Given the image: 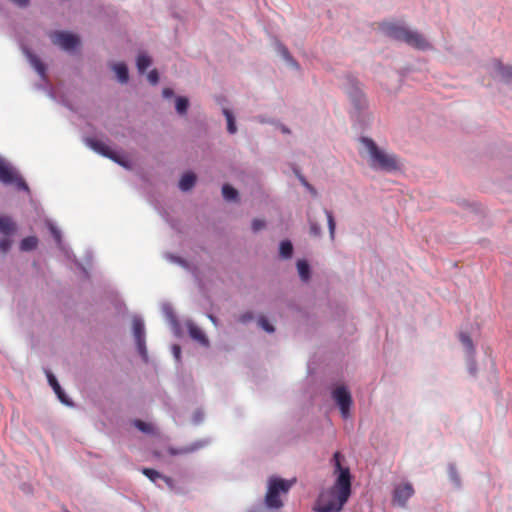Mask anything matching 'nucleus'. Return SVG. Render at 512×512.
<instances>
[{
	"label": "nucleus",
	"mask_w": 512,
	"mask_h": 512,
	"mask_svg": "<svg viewBox=\"0 0 512 512\" xmlns=\"http://www.w3.org/2000/svg\"><path fill=\"white\" fill-rule=\"evenodd\" d=\"M341 459V453L335 452L333 462L336 479L330 488L319 494L314 508L316 512H339L351 496V473L348 467L341 465Z\"/></svg>",
	"instance_id": "1"
},
{
	"label": "nucleus",
	"mask_w": 512,
	"mask_h": 512,
	"mask_svg": "<svg viewBox=\"0 0 512 512\" xmlns=\"http://www.w3.org/2000/svg\"><path fill=\"white\" fill-rule=\"evenodd\" d=\"M379 29L384 35L398 41H403L416 49L426 50L430 47L428 41L422 34L417 31H412L398 23L382 22L379 24Z\"/></svg>",
	"instance_id": "2"
},
{
	"label": "nucleus",
	"mask_w": 512,
	"mask_h": 512,
	"mask_svg": "<svg viewBox=\"0 0 512 512\" xmlns=\"http://www.w3.org/2000/svg\"><path fill=\"white\" fill-rule=\"evenodd\" d=\"M361 143L367 151L371 168L387 172L395 171L399 168L396 156L380 149L372 139L362 137Z\"/></svg>",
	"instance_id": "3"
},
{
	"label": "nucleus",
	"mask_w": 512,
	"mask_h": 512,
	"mask_svg": "<svg viewBox=\"0 0 512 512\" xmlns=\"http://www.w3.org/2000/svg\"><path fill=\"white\" fill-rule=\"evenodd\" d=\"M294 481L285 480L279 477H271L267 484V493L265 495V505L271 509H280L283 502L281 495H286L292 487Z\"/></svg>",
	"instance_id": "4"
},
{
	"label": "nucleus",
	"mask_w": 512,
	"mask_h": 512,
	"mask_svg": "<svg viewBox=\"0 0 512 512\" xmlns=\"http://www.w3.org/2000/svg\"><path fill=\"white\" fill-rule=\"evenodd\" d=\"M0 182L4 184L15 183L20 189H28L25 181L16 173L13 167L2 157H0Z\"/></svg>",
	"instance_id": "5"
},
{
	"label": "nucleus",
	"mask_w": 512,
	"mask_h": 512,
	"mask_svg": "<svg viewBox=\"0 0 512 512\" xmlns=\"http://www.w3.org/2000/svg\"><path fill=\"white\" fill-rule=\"evenodd\" d=\"M52 43L63 50L70 51L79 45V38L69 32L54 31L49 34Z\"/></svg>",
	"instance_id": "6"
},
{
	"label": "nucleus",
	"mask_w": 512,
	"mask_h": 512,
	"mask_svg": "<svg viewBox=\"0 0 512 512\" xmlns=\"http://www.w3.org/2000/svg\"><path fill=\"white\" fill-rule=\"evenodd\" d=\"M332 397L339 406L342 417L348 418L352 404L350 392L344 386H340L333 390Z\"/></svg>",
	"instance_id": "7"
},
{
	"label": "nucleus",
	"mask_w": 512,
	"mask_h": 512,
	"mask_svg": "<svg viewBox=\"0 0 512 512\" xmlns=\"http://www.w3.org/2000/svg\"><path fill=\"white\" fill-rule=\"evenodd\" d=\"M86 143L91 149H93L97 153L121 165H124V162L121 160L120 156L115 151H113L105 142L94 138H87Z\"/></svg>",
	"instance_id": "8"
},
{
	"label": "nucleus",
	"mask_w": 512,
	"mask_h": 512,
	"mask_svg": "<svg viewBox=\"0 0 512 512\" xmlns=\"http://www.w3.org/2000/svg\"><path fill=\"white\" fill-rule=\"evenodd\" d=\"M413 494L414 488L410 483L398 485L394 489L392 502L400 507H405L407 501L413 496Z\"/></svg>",
	"instance_id": "9"
},
{
	"label": "nucleus",
	"mask_w": 512,
	"mask_h": 512,
	"mask_svg": "<svg viewBox=\"0 0 512 512\" xmlns=\"http://www.w3.org/2000/svg\"><path fill=\"white\" fill-rule=\"evenodd\" d=\"M133 334L139 353L144 359H147L144 323L139 318L133 319Z\"/></svg>",
	"instance_id": "10"
},
{
	"label": "nucleus",
	"mask_w": 512,
	"mask_h": 512,
	"mask_svg": "<svg viewBox=\"0 0 512 512\" xmlns=\"http://www.w3.org/2000/svg\"><path fill=\"white\" fill-rule=\"evenodd\" d=\"M187 327H188L189 335L192 339H194L195 341H198L200 344H202L204 346L209 345V340L200 327H198L197 325H195L193 323H189L187 325Z\"/></svg>",
	"instance_id": "11"
},
{
	"label": "nucleus",
	"mask_w": 512,
	"mask_h": 512,
	"mask_svg": "<svg viewBox=\"0 0 512 512\" xmlns=\"http://www.w3.org/2000/svg\"><path fill=\"white\" fill-rule=\"evenodd\" d=\"M46 374H47L48 382L51 385V387L53 388L56 395L58 396L59 400L66 405H71V403L67 399L64 391L62 390L60 384L58 383L57 379L54 377V375L49 371H47Z\"/></svg>",
	"instance_id": "12"
},
{
	"label": "nucleus",
	"mask_w": 512,
	"mask_h": 512,
	"mask_svg": "<svg viewBox=\"0 0 512 512\" xmlns=\"http://www.w3.org/2000/svg\"><path fill=\"white\" fill-rule=\"evenodd\" d=\"M202 446L203 445L201 443L196 442L191 445L183 446L180 448L170 447L168 449V452L170 455H173V456L189 454V453H192V452L196 451L197 449L201 448Z\"/></svg>",
	"instance_id": "13"
},
{
	"label": "nucleus",
	"mask_w": 512,
	"mask_h": 512,
	"mask_svg": "<svg viewBox=\"0 0 512 512\" xmlns=\"http://www.w3.org/2000/svg\"><path fill=\"white\" fill-rule=\"evenodd\" d=\"M27 58L31 66L37 71V73L43 78L45 76L46 68L40 58L30 52L27 53Z\"/></svg>",
	"instance_id": "14"
},
{
	"label": "nucleus",
	"mask_w": 512,
	"mask_h": 512,
	"mask_svg": "<svg viewBox=\"0 0 512 512\" xmlns=\"http://www.w3.org/2000/svg\"><path fill=\"white\" fill-rule=\"evenodd\" d=\"M195 182H196L195 174H193L191 172L185 173L180 179L179 188L182 191H188L195 185Z\"/></svg>",
	"instance_id": "15"
},
{
	"label": "nucleus",
	"mask_w": 512,
	"mask_h": 512,
	"mask_svg": "<svg viewBox=\"0 0 512 512\" xmlns=\"http://www.w3.org/2000/svg\"><path fill=\"white\" fill-rule=\"evenodd\" d=\"M15 231V223L11 218L0 216V232L5 236L11 235Z\"/></svg>",
	"instance_id": "16"
},
{
	"label": "nucleus",
	"mask_w": 512,
	"mask_h": 512,
	"mask_svg": "<svg viewBox=\"0 0 512 512\" xmlns=\"http://www.w3.org/2000/svg\"><path fill=\"white\" fill-rule=\"evenodd\" d=\"M496 69L501 78L507 82L512 83V67L504 66L501 62L496 61Z\"/></svg>",
	"instance_id": "17"
},
{
	"label": "nucleus",
	"mask_w": 512,
	"mask_h": 512,
	"mask_svg": "<svg viewBox=\"0 0 512 512\" xmlns=\"http://www.w3.org/2000/svg\"><path fill=\"white\" fill-rule=\"evenodd\" d=\"M142 473L149 478L152 482H156L157 479H163L168 485H171L172 480L166 476H162L158 471L151 468H143Z\"/></svg>",
	"instance_id": "18"
},
{
	"label": "nucleus",
	"mask_w": 512,
	"mask_h": 512,
	"mask_svg": "<svg viewBox=\"0 0 512 512\" xmlns=\"http://www.w3.org/2000/svg\"><path fill=\"white\" fill-rule=\"evenodd\" d=\"M113 70L121 83H126L128 81V68L126 64L117 63L113 66Z\"/></svg>",
	"instance_id": "19"
},
{
	"label": "nucleus",
	"mask_w": 512,
	"mask_h": 512,
	"mask_svg": "<svg viewBox=\"0 0 512 512\" xmlns=\"http://www.w3.org/2000/svg\"><path fill=\"white\" fill-rule=\"evenodd\" d=\"M38 239L35 236L25 237L20 243L22 251H31L37 247Z\"/></svg>",
	"instance_id": "20"
},
{
	"label": "nucleus",
	"mask_w": 512,
	"mask_h": 512,
	"mask_svg": "<svg viewBox=\"0 0 512 512\" xmlns=\"http://www.w3.org/2000/svg\"><path fill=\"white\" fill-rule=\"evenodd\" d=\"M297 269L299 276L303 281H307L310 277V268L309 264L305 260H299L297 262Z\"/></svg>",
	"instance_id": "21"
},
{
	"label": "nucleus",
	"mask_w": 512,
	"mask_h": 512,
	"mask_svg": "<svg viewBox=\"0 0 512 512\" xmlns=\"http://www.w3.org/2000/svg\"><path fill=\"white\" fill-rule=\"evenodd\" d=\"M137 69L138 71L143 74L146 69L151 65V59L148 55L146 54H140L138 57H137Z\"/></svg>",
	"instance_id": "22"
},
{
	"label": "nucleus",
	"mask_w": 512,
	"mask_h": 512,
	"mask_svg": "<svg viewBox=\"0 0 512 512\" xmlns=\"http://www.w3.org/2000/svg\"><path fill=\"white\" fill-rule=\"evenodd\" d=\"M223 114L227 120V130L229 133L234 134L237 131L235 120L232 112L226 108L223 109Z\"/></svg>",
	"instance_id": "23"
},
{
	"label": "nucleus",
	"mask_w": 512,
	"mask_h": 512,
	"mask_svg": "<svg viewBox=\"0 0 512 512\" xmlns=\"http://www.w3.org/2000/svg\"><path fill=\"white\" fill-rule=\"evenodd\" d=\"M223 197L228 201H234L238 197V192L232 186L226 184L222 187Z\"/></svg>",
	"instance_id": "24"
},
{
	"label": "nucleus",
	"mask_w": 512,
	"mask_h": 512,
	"mask_svg": "<svg viewBox=\"0 0 512 512\" xmlns=\"http://www.w3.org/2000/svg\"><path fill=\"white\" fill-rule=\"evenodd\" d=\"M293 253L292 243L288 240H284L280 243V255L283 258H290Z\"/></svg>",
	"instance_id": "25"
},
{
	"label": "nucleus",
	"mask_w": 512,
	"mask_h": 512,
	"mask_svg": "<svg viewBox=\"0 0 512 512\" xmlns=\"http://www.w3.org/2000/svg\"><path fill=\"white\" fill-rule=\"evenodd\" d=\"M188 99L185 98V97H177L176 98V111L180 114V115H184L186 114L187 112V109H188Z\"/></svg>",
	"instance_id": "26"
},
{
	"label": "nucleus",
	"mask_w": 512,
	"mask_h": 512,
	"mask_svg": "<svg viewBox=\"0 0 512 512\" xmlns=\"http://www.w3.org/2000/svg\"><path fill=\"white\" fill-rule=\"evenodd\" d=\"M324 211H325V214H326V217H327L330 237H331V239H334L335 228H336L334 217H333L331 211L326 210V209Z\"/></svg>",
	"instance_id": "27"
},
{
	"label": "nucleus",
	"mask_w": 512,
	"mask_h": 512,
	"mask_svg": "<svg viewBox=\"0 0 512 512\" xmlns=\"http://www.w3.org/2000/svg\"><path fill=\"white\" fill-rule=\"evenodd\" d=\"M134 425L137 429H139L140 431H142L144 433H152L153 432L152 425L149 423H146L142 420H135Z\"/></svg>",
	"instance_id": "28"
},
{
	"label": "nucleus",
	"mask_w": 512,
	"mask_h": 512,
	"mask_svg": "<svg viewBox=\"0 0 512 512\" xmlns=\"http://www.w3.org/2000/svg\"><path fill=\"white\" fill-rule=\"evenodd\" d=\"M460 341L462 342V344L467 347V349L469 351H472L473 350V343H472V339L470 338L469 335L465 334V333H461L460 334Z\"/></svg>",
	"instance_id": "29"
},
{
	"label": "nucleus",
	"mask_w": 512,
	"mask_h": 512,
	"mask_svg": "<svg viewBox=\"0 0 512 512\" xmlns=\"http://www.w3.org/2000/svg\"><path fill=\"white\" fill-rule=\"evenodd\" d=\"M11 240L8 237H4L0 240V250L3 253H6L11 247Z\"/></svg>",
	"instance_id": "30"
},
{
	"label": "nucleus",
	"mask_w": 512,
	"mask_h": 512,
	"mask_svg": "<svg viewBox=\"0 0 512 512\" xmlns=\"http://www.w3.org/2000/svg\"><path fill=\"white\" fill-rule=\"evenodd\" d=\"M259 325L269 333L274 331V327L268 322V320L265 317H261L259 319Z\"/></svg>",
	"instance_id": "31"
},
{
	"label": "nucleus",
	"mask_w": 512,
	"mask_h": 512,
	"mask_svg": "<svg viewBox=\"0 0 512 512\" xmlns=\"http://www.w3.org/2000/svg\"><path fill=\"white\" fill-rule=\"evenodd\" d=\"M147 78L149 80V82L152 84V85H156L159 81V75H158V72L157 70H151L148 75H147Z\"/></svg>",
	"instance_id": "32"
},
{
	"label": "nucleus",
	"mask_w": 512,
	"mask_h": 512,
	"mask_svg": "<svg viewBox=\"0 0 512 512\" xmlns=\"http://www.w3.org/2000/svg\"><path fill=\"white\" fill-rule=\"evenodd\" d=\"M264 227H265V222L263 220L254 219L252 221V229H253V231H255V232L260 231Z\"/></svg>",
	"instance_id": "33"
},
{
	"label": "nucleus",
	"mask_w": 512,
	"mask_h": 512,
	"mask_svg": "<svg viewBox=\"0 0 512 512\" xmlns=\"http://www.w3.org/2000/svg\"><path fill=\"white\" fill-rule=\"evenodd\" d=\"M310 233L313 236H319L321 233V228L316 223H310Z\"/></svg>",
	"instance_id": "34"
},
{
	"label": "nucleus",
	"mask_w": 512,
	"mask_h": 512,
	"mask_svg": "<svg viewBox=\"0 0 512 512\" xmlns=\"http://www.w3.org/2000/svg\"><path fill=\"white\" fill-rule=\"evenodd\" d=\"M252 319H253V314L250 313V312H247V313L242 314L239 317L238 321L241 322V323H247V322H249Z\"/></svg>",
	"instance_id": "35"
},
{
	"label": "nucleus",
	"mask_w": 512,
	"mask_h": 512,
	"mask_svg": "<svg viewBox=\"0 0 512 512\" xmlns=\"http://www.w3.org/2000/svg\"><path fill=\"white\" fill-rule=\"evenodd\" d=\"M172 351H173V355L176 358V360L179 361L180 360V356H181V348H180V346L174 345L172 347Z\"/></svg>",
	"instance_id": "36"
},
{
	"label": "nucleus",
	"mask_w": 512,
	"mask_h": 512,
	"mask_svg": "<svg viewBox=\"0 0 512 512\" xmlns=\"http://www.w3.org/2000/svg\"><path fill=\"white\" fill-rule=\"evenodd\" d=\"M162 94L165 98H170L174 95V92L171 88H164Z\"/></svg>",
	"instance_id": "37"
},
{
	"label": "nucleus",
	"mask_w": 512,
	"mask_h": 512,
	"mask_svg": "<svg viewBox=\"0 0 512 512\" xmlns=\"http://www.w3.org/2000/svg\"><path fill=\"white\" fill-rule=\"evenodd\" d=\"M297 174V177L299 179V181L301 182V184L306 188L310 183L306 180V178L300 174V173H296Z\"/></svg>",
	"instance_id": "38"
},
{
	"label": "nucleus",
	"mask_w": 512,
	"mask_h": 512,
	"mask_svg": "<svg viewBox=\"0 0 512 512\" xmlns=\"http://www.w3.org/2000/svg\"><path fill=\"white\" fill-rule=\"evenodd\" d=\"M306 189L311 193V195H312L313 197H316V196H317V191H316V189H315L311 184H309V185L306 187Z\"/></svg>",
	"instance_id": "39"
},
{
	"label": "nucleus",
	"mask_w": 512,
	"mask_h": 512,
	"mask_svg": "<svg viewBox=\"0 0 512 512\" xmlns=\"http://www.w3.org/2000/svg\"><path fill=\"white\" fill-rule=\"evenodd\" d=\"M451 477H452V479H453L456 483H458V482H459L458 477L456 476V474H455V472H454V470H453V469H451Z\"/></svg>",
	"instance_id": "40"
},
{
	"label": "nucleus",
	"mask_w": 512,
	"mask_h": 512,
	"mask_svg": "<svg viewBox=\"0 0 512 512\" xmlns=\"http://www.w3.org/2000/svg\"><path fill=\"white\" fill-rule=\"evenodd\" d=\"M209 319L214 323L216 324V318L212 315H209Z\"/></svg>",
	"instance_id": "41"
}]
</instances>
